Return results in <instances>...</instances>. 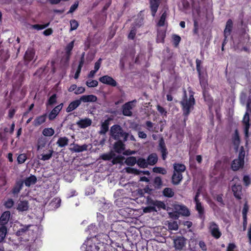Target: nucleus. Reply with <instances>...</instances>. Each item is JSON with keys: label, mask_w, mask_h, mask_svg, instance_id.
Wrapping results in <instances>:
<instances>
[{"label": "nucleus", "mask_w": 251, "mask_h": 251, "mask_svg": "<svg viewBox=\"0 0 251 251\" xmlns=\"http://www.w3.org/2000/svg\"><path fill=\"white\" fill-rule=\"evenodd\" d=\"M168 7L167 6L164 7L163 10V13L157 23V25L158 26H163L165 25L166 19L168 15Z\"/></svg>", "instance_id": "18"}, {"label": "nucleus", "mask_w": 251, "mask_h": 251, "mask_svg": "<svg viewBox=\"0 0 251 251\" xmlns=\"http://www.w3.org/2000/svg\"><path fill=\"white\" fill-rule=\"evenodd\" d=\"M174 208L178 211L179 215L187 217L190 215L189 209L184 205L175 204Z\"/></svg>", "instance_id": "8"}, {"label": "nucleus", "mask_w": 251, "mask_h": 251, "mask_svg": "<svg viewBox=\"0 0 251 251\" xmlns=\"http://www.w3.org/2000/svg\"><path fill=\"white\" fill-rule=\"evenodd\" d=\"M148 203L149 204L153 205L155 207H157L159 209H166V206L163 201H153L151 199H148Z\"/></svg>", "instance_id": "15"}, {"label": "nucleus", "mask_w": 251, "mask_h": 251, "mask_svg": "<svg viewBox=\"0 0 251 251\" xmlns=\"http://www.w3.org/2000/svg\"><path fill=\"white\" fill-rule=\"evenodd\" d=\"M86 84L88 87H95L98 85V82L96 80H88L86 81Z\"/></svg>", "instance_id": "57"}, {"label": "nucleus", "mask_w": 251, "mask_h": 251, "mask_svg": "<svg viewBox=\"0 0 251 251\" xmlns=\"http://www.w3.org/2000/svg\"><path fill=\"white\" fill-rule=\"evenodd\" d=\"M116 154L115 153L112 151H111L110 152L107 153H104L101 156V158L102 160H105V161H109L112 159L113 157L115 156Z\"/></svg>", "instance_id": "41"}, {"label": "nucleus", "mask_w": 251, "mask_h": 251, "mask_svg": "<svg viewBox=\"0 0 251 251\" xmlns=\"http://www.w3.org/2000/svg\"><path fill=\"white\" fill-rule=\"evenodd\" d=\"M242 123L244 125V133L245 137L247 139L249 137V129L250 127V117L249 113L246 112L242 121Z\"/></svg>", "instance_id": "7"}, {"label": "nucleus", "mask_w": 251, "mask_h": 251, "mask_svg": "<svg viewBox=\"0 0 251 251\" xmlns=\"http://www.w3.org/2000/svg\"><path fill=\"white\" fill-rule=\"evenodd\" d=\"M251 113V98L249 97L247 100L246 105V112Z\"/></svg>", "instance_id": "64"}, {"label": "nucleus", "mask_w": 251, "mask_h": 251, "mask_svg": "<svg viewBox=\"0 0 251 251\" xmlns=\"http://www.w3.org/2000/svg\"><path fill=\"white\" fill-rule=\"evenodd\" d=\"M158 156L156 153H151L147 158L148 165L153 166L158 161Z\"/></svg>", "instance_id": "23"}, {"label": "nucleus", "mask_w": 251, "mask_h": 251, "mask_svg": "<svg viewBox=\"0 0 251 251\" xmlns=\"http://www.w3.org/2000/svg\"><path fill=\"white\" fill-rule=\"evenodd\" d=\"M125 170L126 172L128 174H134L136 175H140L142 172L141 171L131 167H126L125 168Z\"/></svg>", "instance_id": "44"}, {"label": "nucleus", "mask_w": 251, "mask_h": 251, "mask_svg": "<svg viewBox=\"0 0 251 251\" xmlns=\"http://www.w3.org/2000/svg\"><path fill=\"white\" fill-rule=\"evenodd\" d=\"M81 104L80 99L74 100L70 103L68 106L66 108V112L68 113L73 111L74 110L77 108Z\"/></svg>", "instance_id": "22"}, {"label": "nucleus", "mask_w": 251, "mask_h": 251, "mask_svg": "<svg viewBox=\"0 0 251 251\" xmlns=\"http://www.w3.org/2000/svg\"><path fill=\"white\" fill-rule=\"evenodd\" d=\"M74 46V41H71L69 43L65 48L66 54L70 55Z\"/></svg>", "instance_id": "51"}, {"label": "nucleus", "mask_w": 251, "mask_h": 251, "mask_svg": "<svg viewBox=\"0 0 251 251\" xmlns=\"http://www.w3.org/2000/svg\"><path fill=\"white\" fill-rule=\"evenodd\" d=\"M47 144V139L44 137L40 138L37 142V150L42 149L46 146Z\"/></svg>", "instance_id": "40"}, {"label": "nucleus", "mask_w": 251, "mask_h": 251, "mask_svg": "<svg viewBox=\"0 0 251 251\" xmlns=\"http://www.w3.org/2000/svg\"><path fill=\"white\" fill-rule=\"evenodd\" d=\"M35 54V51L33 49H28L25 54L24 59L25 62L28 63L34 58Z\"/></svg>", "instance_id": "19"}, {"label": "nucleus", "mask_w": 251, "mask_h": 251, "mask_svg": "<svg viewBox=\"0 0 251 251\" xmlns=\"http://www.w3.org/2000/svg\"><path fill=\"white\" fill-rule=\"evenodd\" d=\"M113 145V149L114 151L118 153H121L125 149V145L124 144V141L121 140H117Z\"/></svg>", "instance_id": "14"}, {"label": "nucleus", "mask_w": 251, "mask_h": 251, "mask_svg": "<svg viewBox=\"0 0 251 251\" xmlns=\"http://www.w3.org/2000/svg\"><path fill=\"white\" fill-rule=\"evenodd\" d=\"M68 143L69 139L65 136L59 138L56 142L58 146L60 148L65 147L66 146L68 145Z\"/></svg>", "instance_id": "32"}, {"label": "nucleus", "mask_w": 251, "mask_h": 251, "mask_svg": "<svg viewBox=\"0 0 251 251\" xmlns=\"http://www.w3.org/2000/svg\"><path fill=\"white\" fill-rule=\"evenodd\" d=\"M236 248L237 246L234 243H230L227 246L226 251H238Z\"/></svg>", "instance_id": "58"}, {"label": "nucleus", "mask_w": 251, "mask_h": 251, "mask_svg": "<svg viewBox=\"0 0 251 251\" xmlns=\"http://www.w3.org/2000/svg\"><path fill=\"white\" fill-rule=\"evenodd\" d=\"M196 70L198 74V77L200 83L202 90H203V95L204 98L205 99L204 90L208 86L207 79L206 77L204 76L203 73L201 71V69L202 68V66H201L202 61L199 59L197 58L196 60Z\"/></svg>", "instance_id": "3"}, {"label": "nucleus", "mask_w": 251, "mask_h": 251, "mask_svg": "<svg viewBox=\"0 0 251 251\" xmlns=\"http://www.w3.org/2000/svg\"><path fill=\"white\" fill-rule=\"evenodd\" d=\"M113 119L111 117H108L107 119L104 120V122H101L100 130L99 133L100 135H105L109 130V126L110 122Z\"/></svg>", "instance_id": "9"}, {"label": "nucleus", "mask_w": 251, "mask_h": 251, "mask_svg": "<svg viewBox=\"0 0 251 251\" xmlns=\"http://www.w3.org/2000/svg\"><path fill=\"white\" fill-rule=\"evenodd\" d=\"M92 124V121L89 118L81 119L77 122L78 126L82 128H84L90 126Z\"/></svg>", "instance_id": "25"}, {"label": "nucleus", "mask_w": 251, "mask_h": 251, "mask_svg": "<svg viewBox=\"0 0 251 251\" xmlns=\"http://www.w3.org/2000/svg\"><path fill=\"white\" fill-rule=\"evenodd\" d=\"M54 133V129L51 127L45 128L43 130L42 134L45 136H51Z\"/></svg>", "instance_id": "43"}, {"label": "nucleus", "mask_w": 251, "mask_h": 251, "mask_svg": "<svg viewBox=\"0 0 251 251\" xmlns=\"http://www.w3.org/2000/svg\"><path fill=\"white\" fill-rule=\"evenodd\" d=\"M144 211L146 213H150L152 212H156L157 210L156 209V207L152 205V206H149L145 207L144 209Z\"/></svg>", "instance_id": "63"}, {"label": "nucleus", "mask_w": 251, "mask_h": 251, "mask_svg": "<svg viewBox=\"0 0 251 251\" xmlns=\"http://www.w3.org/2000/svg\"><path fill=\"white\" fill-rule=\"evenodd\" d=\"M10 217L9 211L4 212L0 217V226H5L8 222Z\"/></svg>", "instance_id": "21"}, {"label": "nucleus", "mask_w": 251, "mask_h": 251, "mask_svg": "<svg viewBox=\"0 0 251 251\" xmlns=\"http://www.w3.org/2000/svg\"><path fill=\"white\" fill-rule=\"evenodd\" d=\"M99 80L100 82L112 87H116L118 85L116 81L112 77L108 75L100 77Z\"/></svg>", "instance_id": "6"}, {"label": "nucleus", "mask_w": 251, "mask_h": 251, "mask_svg": "<svg viewBox=\"0 0 251 251\" xmlns=\"http://www.w3.org/2000/svg\"><path fill=\"white\" fill-rule=\"evenodd\" d=\"M249 207L248 204V202L246 201L243 206V208L242 210V215L243 218H247V213L249 211Z\"/></svg>", "instance_id": "56"}, {"label": "nucleus", "mask_w": 251, "mask_h": 251, "mask_svg": "<svg viewBox=\"0 0 251 251\" xmlns=\"http://www.w3.org/2000/svg\"><path fill=\"white\" fill-rule=\"evenodd\" d=\"M166 37V32L163 30H159L157 32L156 37L157 43H164L165 38Z\"/></svg>", "instance_id": "35"}, {"label": "nucleus", "mask_w": 251, "mask_h": 251, "mask_svg": "<svg viewBox=\"0 0 251 251\" xmlns=\"http://www.w3.org/2000/svg\"><path fill=\"white\" fill-rule=\"evenodd\" d=\"M232 191L234 196L237 199H241L242 186L241 185L234 184L232 186Z\"/></svg>", "instance_id": "16"}, {"label": "nucleus", "mask_w": 251, "mask_h": 251, "mask_svg": "<svg viewBox=\"0 0 251 251\" xmlns=\"http://www.w3.org/2000/svg\"><path fill=\"white\" fill-rule=\"evenodd\" d=\"M135 100L128 101L122 106V114L126 116H131L132 114L131 110L132 109V103Z\"/></svg>", "instance_id": "11"}, {"label": "nucleus", "mask_w": 251, "mask_h": 251, "mask_svg": "<svg viewBox=\"0 0 251 251\" xmlns=\"http://www.w3.org/2000/svg\"><path fill=\"white\" fill-rule=\"evenodd\" d=\"M47 113L44 114L42 115L37 116L34 119L33 125L35 126H39L44 124L47 119Z\"/></svg>", "instance_id": "20"}, {"label": "nucleus", "mask_w": 251, "mask_h": 251, "mask_svg": "<svg viewBox=\"0 0 251 251\" xmlns=\"http://www.w3.org/2000/svg\"><path fill=\"white\" fill-rule=\"evenodd\" d=\"M63 106V103H61L56 106L49 113L48 115L49 119L52 121L55 119L56 117L58 115Z\"/></svg>", "instance_id": "10"}, {"label": "nucleus", "mask_w": 251, "mask_h": 251, "mask_svg": "<svg viewBox=\"0 0 251 251\" xmlns=\"http://www.w3.org/2000/svg\"><path fill=\"white\" fill-rule=\"evenodd\" d=\"M149 2L151 15L154 17L160 4L161 0H150Z\"/></svg>", "instance_id": "13"}, {"label": "nucleus", "mask_w": 251, "mask_h": 251, "mask_svg": "<svg viewBox=\"0 0 251 251\" xmlns=\"http://www.w3.org/2000/svg\"><path fill=\"white\" fill-rule=\"evenodd\" d=\"M49 152L48 153L41 154L42 157L41 158H40V159L44 161L48 160L50 159L52 156L53 151L52 150H50L49 151Z\"/></svg>", "instance_id": "46"}, {"label": "nucleus", "mask_w": 251, "mask_h": 251, "mask_svg": "<svg viewBox=\"0 0 251 251\" xmlns=\"http://www.w3.org/2000/svg\"><path fill=\"white\" fill-rule=\"evenodd\" d=\"M153 185L155 189H160L162 185L163 182L160 176H156L153 180Z\"/></svg>", "instance_id": "36"}, {"label": "nucleus", "mask_w": 251, "mask_h": 251, "mask_svg": "<svg viewBox=\"0 0 251 251\" xmlns=\"http://www.w3.org/2000/svg\"><path fill=\"white\" fill-rule=\"evenodd\" d=\"M137 159L134 156H130L126 158L125 163L128 166H133L137 162Z\"/></svg>", "instance_id": "42"}, {"label": "nucleus", "mask_w": 251, "mask_h": 251, "mask_svg": "<svg viewBox=\"0 0 251 251\" xmlns=\"http://www.w3.org/2000/svg\"><path fill=\"white\" fill-rule=\"evenodd\" d=\"M28 230V227H25L20 228L16 232V235L18 236L23 235Z\"/></svg>", "instance_id": "62"}, {"label": "nucleus", "mask_w": 251, "mask_h": 251, "mask_svg": "<svg viewBox=\"0 0 251 251\" xmlns=\"http://www.w3.org/2000/svg\"><path fill=\"white\" fill-rule=\"evenodd\" d=\"M137 161V164L141 168H146L148 167L147 160L142 157H139Z\"/></svg>", "instance_id": "38"}, {"label": "nucleus", "mask_w": 251, "mask_h": 251, "mask_svg": "<svg viewBox=\"0 0 251 251\" xmlns=\"http://www.w3.org/2000/svg\"><path fill=\"white\" fill-rule=\"evenodd\" d=\"M245 156V151L244 149V148L243 147H242L240 149V151L239 153L238 159H239L241 160H242V161H244Z\"/></svg>", "instance_id": "60"}, {"label": "nucleus", "mask_w": 251, "mask_h": 251, "mask_svg": "<svg viewBox=\"0 0 251 251\" xmlns=\"http://www.w3.org/2000/svg\"><path fill=\"white\" fill-rule=\"evenodd\" d=\"M170 217L175 220H177L179 218L180 215L177 210H175L172 212L169 213Z\"/></svg>", "instance_id": "61"}, {"label": "nucleus", "mask_w": 251, "mask_h": 251, "mask_svg": "<svg viewBox=\"0 0 251 251\" xmlns=\"http://www.w3.org/2000/svg\"><path fill=\"white\" fill-rule=\"evenodd\" d=\"M158 151L161 154V157L163 160H165L168 154V151L166 146L165 141L163 137H161L159 140L158 146Z\"/></svg>", "instance_id": "5"}, {"label": "nucleus", "mask_w": 251, "mask_h": 251, "mask_svg": "<svg viewBox=\"0 0 251 251\" xmlns=\"http://www.w3.org/2000/svg\"><path fill=\"white\" fill-rule=\"evenodd\" d=\"M112 163L113 165H115L122 163L124 158L123 156L121 155H118L117 156H115L113 157V158H112Z\"/></svg>", "instance_id": "48"}, {"label": "nucleus", "mask_w": 251, "mask_h": 251, "mask_svg": "<svg viewBox=\"0 0 251 251\" xmlns=\"http://www.w3.org/2000/svg\"><path fill=\"white\" fill-rule=\"evenodd\" d=\"M153 172L155 173L161 174L162 175H165L167 173L166 169L160 167H155L153 168Z\"/></svg>", "instance_id": "52"}, {"label": "nucleus", "mask_w": 251, "mask_h": 251, "mask_svg": "<svg viewBox=\"0 0 251 251\" xmlns=\"http://www.w3.org/2000/svg\"><path fill=\"white\" fill-rule=\"evenodd\" d=\"M223 194H218L215 198V200L220 203V205L222 206H224L225 205L223 199Z\"/></svg>", "instance_id": "59"}, {"label": "nucleus", "mask_w": 251, "mask_h": 251, "mask_svg": "<svg viewBox=\"0 0 251 251\" xmlns=\"http://www.w3.org/2000/svg\"><path fill=\"white\" fill-rule=\"evenodd\" d=\"M24 184V181L20 180L17 181L14 186L12 192L14 195H17L22 190Z\"/></svg>", "instance_id": "26"}, {"label": "nucleus", "mask_w": 251, "mask_h": 251, "mask_svg": "<svg viewBox=\"0 0 251 251\" xmlns=\"http://www.w3.org/2000/svg\"><path fill=\"white\" fill-rule=\"evenodd\" d=\"M208 230L211 236L216 239H219L222 235L219 226L215 222H211L209 223Z\"/></svg>", "instance_id": "4"}, {"label": "nucleus", "mask_w": 251, "mask_h": 251, "mask_svg": "<svg viewBox=\"0 0 251 251\" xmlns=\"http://www.w3.org/2000/svg\"><path fill=\"white\" fill-rule=\"evenodd\" d=\"M81 102H96L98 98L97 96L94 95H83L80 98Z\"/></svg>", "instance_id": "24"}, {"label": "nucleus", "mask_w": 251, "mask_h": 251, "mask_svg": "<svg viewBox=\"0 0 251 251\" xmlns=\"http://www.w3.org/2000/svg\"><path fill=\"white\" fill-rule=\"evenodd\" d=\"M239 68L243 69L245 70L246 72H248L249 74H250L249 70H251V62L249 61H246L244 62V64L242 67H239Z\"/></svg>", "instance_id": "49"}, {"label": "nucleus", "mask_w": 251, "mask_h": 251, "mask_svg": "<svg viewBox=\"0 0 251 251\" xmlns=\"http://www.w3.org/2000/svg\"><path fill=\"white\" fill-rule=\"evenodd\" d=\"M71 147L69 150L73 152H80L87 150L88 146L86 144H84L82 146H79L77 144L72 143L70 145Z\"/></svg>", "instance_id": "12"}, {"label": "nucleus", "mask_w": 251, "mask_h": 251, "mask_svg": "<svg viewBox=\"0 0 251 251\" xmlns=\"http://www.w3.org/2000/svg\"><path fill=\"white\" fill-rule=\"evenodd\" d=\"M28 203L27 201H21L18 203L17 209L19 211H25L28 210Z\"/></svg>", "instance_id": "34"}, {"label": "nucleus", "mask_w": 251, "mask_h": 251, "mask_svg": "<svg viewBox=\"0 0 251 251\" xmlns=\"http://www.w3.org/2000/svg\"><path fill=\"white\" fill-rule=\"evenodd\" d=\"M110 135L114 140H121L123 138V141L127 140L129 134L125 132L122 127L119 125H114L110 128Z\"/></svg>", "instance_id": "2"}, {"label": "nucleus", "mask_w": 251, "mask_h": 251, "mask_svg": "<svg viewBox=\"0 0 251 251\" xmlns=\"http://www.w3.org/2000/svg\"><path fill=\"white\" fill-rule=\"evenodd\" d=\"M162 193L163 196L167 198H172L175 195V193L172 189L169 187L164 189Z\"/></svg>", "instance_id": "37"}, {"label": "nucleus", "mask_w": 251, "mask_h": 251, "mask_svg": "<svg viewBox=\"0 0 251 251\" xmlns=\"http://www.w3.org/2000/svg\"><path fill=\"white\" fill-rule=\"evenodd\" d=\"M49 23H48V24H46L45 25L35 24V25H32V28H33L34 29H36L37 30H42V29H43L46 28L47 27H48L49 26Z\"/></svg>", "instance_id": "53"}, {"label": "nucleus", "mask_w": 251, "mask_h": 251, "mask_svg": "<svg viewBox=\"0 0 251 251\" xmlns=\"http://www.w3.org/2000/svg\"><path fill=\"white\" fill-rule=\"evenodd\" d=\"M173 168L174 172L181 174H182L186 170V166L183 164L179 163H175L173 164Z\"/></svg>", "instance_id": "28"}, {"label": "nucleus", "mask_w": 251, "mask_h": 251, "mask_svg": "<svg viewBox=\"0 0 251 251\" xmlns=\"http://www.w3.org/2000/svg\"><path fill=\"white\" fill-rule=\"evenodd\" d=\"M244 161H242L237 158L232 161L231 167L233 171H236L240 168H242L244 166Z\"/></svg>", "instance_id": "17"}, {"label": "nucleus", "mask_w": 251, "mask_h": 251, "mask_svg": "<svg viewBox=\"0 0 251 251\" xmlns=\"http://www.w3.org/2000/svg\"><path fill=\"white\" fill-rule=\"evenodd\" d=\"M57 102V95L56 94H53L51 95L48 100V101L46 103V105L48 106H52Z\"/></svg>", "instance_id": "39"}, {"label": "nucleus", "mask_w": 251, "mask_h": 251, "mask_svg": "<svg viewBox=\"0 0 251 251\" xmlns=\"http://www.w3.org/2000/svg\"><path fill=\"white\" fill-rule=\"evenodd\" d=\"M70 23L71 25L70 30L71 31L76 29L79 25L77 21L75 19L71 20Z\"/></svg>", "instance_id": "50"}, {"label": "nucleus", "mask_w": 251, "mask_h": 251, "mask_svg": "<svg viewBox=\"0 0 251 251\" xmlns=\"http://www.w3.org/2000/svg\"><path fill=\"white\" fill-rule=\"evenodd\" d=\"M182 178V174L174 172L172 176V182L174 185H178L181 181Z\"/></svg>", "instance_id": "27"}, {"label": "nucleus", "mask_w": 251, "mask_h": 251, "mask_svg": "<svg viewBox=\"0 0 251 251\" xmlns=\"http://www.w3.org/2000/svg\"><path fill=\"white\" fill-rule=\"evenodd\" d=\"M175 247L177 250H181L184 246L185 242L183 238H178L174 241Z\"/></svg>", "instance_id": "31"}, {"label": "nucleus", "mask_w": 251, "mask_h": 251, "mask_svg": "<svg viewBox=\"0 0 251 251\" xmlns=\"http://www.w3.org/2000/svg\"><path fill=\"white\" fill-rule=\"evenodd\" d=\"M247 95L246 93L245 92H242L240 95L239 98L240 103L243 105L245 104L246 101H247Z\"/></svg>", "instance_id": "54"}, {"label": "nucleus", "mask_w": 251, "mask_h": 251, "mask_svg": "<svg viewBox=\"0 0 251 251\" xmlns=\"http://www.w3.org/2000/svg\"><path fill=\"white\" fill-rule=\"evenodd\" d=\"M233 27V22L231 19H228L226 25V27L224 31V34L226 35H230Z\"/></svg>", "instance_id": "29"}, {"label": "nucleus", "mask_w": 251, "mask_h": 251, "mask_svg": "<svg viewBox=\"0 0 251 251\" xmlns=\"http://www.w3.org/2000/svg\"><path fill=\"white\" fill-rule=\"evenodd\" d=\"M27 159V156L26 154L22 153L19 155L17 157V161L19 164H23L24 163L26 159Z\"/></svg>", "instance_id": "55"}, {"label": "nucleus", "mask_w": 251, "mask_h": 251, "mask_svg": "<svg viewBox=\"0 0 251 251\" xmlns=\"http://www.w3.org/2000/svg\"><path fill=\"white\" fill-rule=\"evenodd\" d=\"M61 199L59 198H54L51 201L50 204L55 208H57L60 205Z\"/></svg>", "instance_id": "45"}, {"label": "nucleus", "mask_w": 251, "mask_h": 251, "mask_svg": "<svg viewBox=\"0 0 251 251\" xmlns=\"http://www.w3.org/2000/svg\"><path fill=\"white\" fill-rule=\"evenodd\" d=\"M7 234V228L6 226H0V243H2Z\"/></svg>", "instance_id": "33"}, {"label": "nucleus", "mask_w": 251, "mask_h": 251, "mask_svg": "<svg viewBox=\"0 0 251 251\" xmlns=\"http://www.w3.org/2000/svg\"><path fill=\"white\" fill-rule=\"evenodd\" d=\"M189 93V98L187 99L186 91L184 90V96L183 100L180 103L182 107L183 115L184 116V122L185 125L186 121L188 120V117L191 112V110L193 108V106L195 104V100L194 98V93L191 89L188 90Z\"/></svg>", "instance_id": "1"}, {"label": "nucleus", "mask_w": 251, "mask_h": 251, "mask_svg": "<svg viewBox=\"0 0 251 251\" xmlns=\"http://www.w3.org/2000/svg\"><path fill=\"white\" fill-rule=\"evenodd\" d=\"M37 182V178L34 175H30L29 177L25 178L24 181V183L26 186L29 187L31 185L35 184Z\"/></svg>", "instance_id": "30"}, {"label": "nucleus", "mask_w": 251, "mask_h": 251, "mask_svg": "<svg viewBox=\"0 0 251 251\" xmlns=\"http://www.w3.org/2000/svg\"><path fill=\"white\" fill-rule=\"evenodd\" d=\"M172 39L174 46L175 47H177L181 41V37L178 35L173 34L172 36Z\"/></svg>", "instance_id": "47"}]
</instances>
